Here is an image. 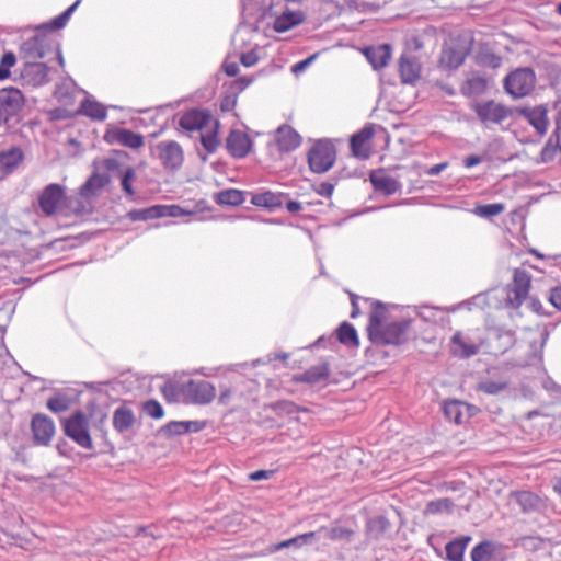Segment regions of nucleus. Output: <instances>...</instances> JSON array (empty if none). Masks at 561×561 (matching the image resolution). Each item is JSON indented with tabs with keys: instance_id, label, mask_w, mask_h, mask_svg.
I'll use <instances>...</instances> for the list:
<instances>
[{
	"instance_id": "1",
	"label": "nucleus",
	"mask_w": 561,
	"mask_h": 561,
	"mask_svg": "<svg viewBox=\"0 0 561 561\" xmlns=\"http://www.w3.org/2000/svg\"><path fill=\"white\" fill-rule=\"evenodd\" d=\"M79 3L80 0H77L58 16L37 25V59H45V61H37V85L53 80L57 73V67H64L59 35L56 32L66 26Z\"/></svg>"
},
{
	"instance_id": "2",
	"label": "nucleus",
	"mask_w": 561,
	"mask_h": 561,
	"mask_svg": "<svg viewBox=\"0 0 561 561\" xmlns=\"http://www.w3.org/2000/svg\"><path fill=\"white\" fill-rule=\"evenodd\" d=\"M410 320L386 323L381 329L374 330L369 340L379 345H400L408 341Z\"/></svg>"
},
{
	"instance_id": "3",
	"label": "nucleus",
	"mask_w": 561,
	"mask_h": 561,
	"mask_svg": "<svg viewBox=\"0 0 561 561\" xmlns=\"http://www.w3.org/2000/svg\"><path fill=\"white\" fill-rule=\"evenodd\" d=\"M65 434L84 449H93V442L89 432L87 415L77 411L62 422Z\"/></svg>"
},
{
	"instance_id": "4",
	"label": "nucleus",
	"mask_w": 561,
	"mask_h": 561,
	"mask_svg": "<svg viewBox=\"0 0 561 561\" xmlns=\"http://www.w3.org/2000/svg\"><path fill=\"white\" fill-rule=\"evenodd\" d=\"M536 75L530 68H518L504 79V89L515 99L528 95L535 88Z\"/></svg>"
},
{
	"instance_id": "5",
	"label": "nucleus",
	"mask_w": 561,
	"mask_h": 561,
	"mask_svg": "<svg viewBox=\"0 0 561 561\" xmlns=\"http://www.w3.org/2000/svg\"><path fill=\"white\" fill-rule=\"evenodd\" d=\"M472 110L486 128L502 124L512 115L510 107L493 100L476 102Z\"/></svg>"
},
{
	"instance_id": "6",
	"label": "nucleus",
	"mask_w": 561,
	"mask_h": 561,
	"mask_svg": "<svg viewBox=\"0 0 561 561\" xmlns=\"http://www.w3.org/2000/svg\"><path fill=\"white\" fill-rule=\"evenodd\" d=\"M531 278L526 270H514L513 280L507 285L506 293V304L510 307L517 309L524 304L529 294Z\"/></svg>"
},
{
	"instance_id": "7",
	"label": "nucleus",
	"mask_w": 561,
	"mask_h": 561,
	"mask_svg": "<svg viewBox=\"0 0 561 561\" xmlns=\"http://www.w3.org/2000/svg\"><path fill=\"white\" fill-rule=\"evenodd\" d=\"M335 161V148L329 141L317 142L308 154V163L311 171L324 173L330 170Z\"/></svg>"
},
{
	"instance_id": "8",
	"label": "nucleus",
	"mask_w": 561,
	"mask_h": 561,
	"mask_svg": "<svg viewBox=\"0 0 561 561\" xmlns=\"http://www.w3.org/2000/svg\"><path fill=\"white\" fill-rule=\"evenodd\" d=\"M156 151L158 152V157L162 164L167 169L176 170L184 161L183 150L174 140L159 142L156 146Z\"/></svg>"
},
{
	"instance_id": "9",
	"label": "nucleus",
	"mask_w": 561,
	"mask_h": 561,
	"mask_svg": "<svg viewBox=\"0 0 561 561\" xmlns=\"http://www.w3.org/2000/svg\"><path fill=\"white\" fill-rule=\"evenodd\" d=\"M185 396L197 404L210 403L216 397V388L205 380H190L184 387Z\"/></svg>"
},
{
	"instance_id": "10",
	"label": "nucleus",
	"mask_w": 561,
	"mask_h": 561,
	"mask_svg": "<svg viewBox=\"0 0 561 561\" xmlns=\"http://www.w3.org/2000/svg\"><path fill=\"white\" fill-rule=\"evenodd\" d=\"M214 121L207 111L190 110L180 117L179 126L186 131H201Z\"/></svg>"
},
{
	"instance_id": "11",
	"label": "nucleus",
	"mask_w": 561,
	"mask_h": 561,
	"mask_svg": "<svg viewBox=\"0 0 561 561\" xmlns=\"http://www.w3.org/2000/svg\"><path fill=\"white\" fill-rule=\"evenodd\" d=\"M64 199V187L59 184H49L38 198V204L46 215H53L60 208Z\"/></svg>"
},
{
	"instance_id": "12",
	"label": "nucleus",
	"mask_w": 561,
	"mask_h": 561,
	"mask_svg": "<svg viewBox=\"0 0 561 561\" xmlns=\"http://www.w3.org/2000/svg\"><path fill=\"white\" fill-rule=\"evenodd\" d=\"M22 93L15 88L0 90V125L5 123L22 104Z\"/></svg>"
},
{
	"instance_id": "13",
	"label": "nucleus",
	"mask_w": 561,
	"mask_h": 561,
	"mask_svg": "<svg viewBox=\"0 0 561 561\" xmlns=\"http://www.w3.org/2000/svg\"><path fill=\"white\" fill-rule=\"evenodd\" d=\"M226 148L233 158H244L252 148V140L249 135L239 129H232L227 139Z\"/></svg>"
},
{
	"instance_id": "14",
	"label": "nucleus",
	"mask_w": 561,
	"mask_h": 561,
	"mask_svg": "<svg viewBox=\"0 0 561 561\" xmlns=\"http://www.w3.org/2000/svg\"><path fill=\"white\" fill-rule=\"evenodd\" d=\"M468 53L466 45L451 42L444 46L439 62L445 68L456 69L463 64Z\"/></svg>"
},
{
	"instance_id": "15",
	"label": "nucleus",
	"mask_w": 561,
	"mask_h": 561,
	"mask_svg": "<svg viewBox=\"0 0 561 561\" xmlns=\"http://www.w3.org/2000/svg\"><path fill=\"white\" fill-rule=\"evenodd\" d=\"M480 345L470 336L456 332L450 340V352L459 358H469L479 353Z\"/></svg>"
},
{
	"instance_id": "16",
	"label": "nucleus",
	"mask_w": 561,
	"mask_h": 561,
	"mask_svg": "<svg viewBox=\"0 0 561 561\" xmlns=\"http://www.w3.org/2000/svg\"><path fill=\"white\" fill-rule=\"evenodd\" d=\"M399 75L403 83H414L421 77L422 67L412 54H402L398 64Z\"/></svg>"
},
{
	"instance_id": "17",
	"label": "nucleus",
	"mask_w": 561,
	"mask_h": 561,
	"mask_svg": "<svg viewBox=\"0 0 561 561\" xmlns=\"http://www.w3.org/2000/svg\"><path fill=\"white\" fill-rule=\"evenodd\" d=\"M476 408L458 400L445 402L444 414L456 424L465 423L474 414Z\"/></svg>"
},
{
	"instance_id": "18",
	"label": "nucleus",
	"mask_w": 561,
	"mask_h": 561,
	"mask_svg": "<svg viewBox=\"0 0 561 561\" xmlns=\"http://www.w3.org/2000/svg\"><path fill=\"white\" fill-rule=\"evenodd\" d=\"M205 427V422L201 421H172L162 426L160 435L165 437L182 435L186 433H197Z\"/></svg>"
},
{
	"instance_id": "19",
	"label": "nucleus",
	"mask_w": 561,
	"mask_h": 561,
	"mask_svg": "<svg viewBox=\"0 0 561 561\" xmlns=\"http://www.w3.org/2000/svg\"><path fill=\"white\" fill-rule=\"evenodd\" d=\"M511 502L519 506L524 514L539 512L542 507L541 499L530 491H516L510 495Z\"/></svg>"
},
{
	"instance_id": "20",
	"label": "nucleus",
	"mask_w": 561,
	"mask_h": 561,
	"mask_svg": "<svg viewBox=\"0 0 561 561\" xmlns=\"http://www.w3.org/2000/svg\"><path fill=\"white\" fill-rule=\"evenodd\" d=\"M363 53L375 70L386 67L391 59V46L389 44L366 47Z\"/></svg>"
},
{
	"instance_id": "21",
	"label": "nucleus",
	"mask_w": 561,
	"mask_h": 561,
	"mask_svg": "<svg viewBox=\"0 0 561 561\" xmlns=\"http://www.w3.org/2000/svg\"><path fill=\"white\" fill-rule=\"evenodd\" d=\"M374 136L373 126H366L351 138V149L355 157L366 159L369 157L368 141Z\"/></svg>"
},
{
	"instance_id": "22",
	"label": "nucleus",
	"mask_w": 561,
	"mask_h": 561,
	"mask_svg": "<svg viewBox=\"0 0 561 561\" xmlns=\"http://www.w3.org/2000/svg\"><path fill=\"white\" fill-rule=\"evenodd\" d=\"M251 195V204L257 207H263L267 209H275L283 205L285 197L287 196L284 193H274L271 191H259L254 193H250Z\"/></svg>"
},
{
	"instance_id": "23",
	"label": "nucleus",
	"mask_w": 561,
	"mask_h": 561,
	"mask_svg": "<svg viewBox=\"0 0 561 561\" xmlns=\"http://www.w3.org/2000/svg\"><path fill=\"white\" fill-rule=\"evenodd\" d=\"M522 115L537 130L538 134L543 135L547 131L548 117L547 108L543 105L523 108Z\"/></svg>"
},
{
	"instance_id": "24",
	"label": "nucleus",
	"mask_w": 561,
	"mask_h": 561,
	"mask_svg": "<svg viewBox=\"0 0 561 561\" xmlns=\"http://www.w3.org/2000/svg\"><path fill=\"white\" fill-rule=\"evenodd\" d=\"M276 140L279 150L289 152L299 147L301 137L290 126L284 125L277 129Z\"/></svg>"
},
{
	"instance_id": "25",
	"label": "nucleus",
	"mask_w": 561,
	"mask_h": 561,
	"mask_svg": "<svg viewBox=\"0 0 561 561\" xmlns=\"http://www.w3.org/2000/svg\"><path fill=\"white\" fill-rule=\"evenodd\" d=\"M22 158L23 154L18 148L0 151V180L12 173L21 163Z\"/></svg>"
},
{
	"instance_id": "26",
	"label": "nucleus",
	"mask_w": 561,
	"mask_h": 561,
	"mask_svg": "<svg viewBox=\"0 0 561 561\" xmlns=\"http://www.w3.org/2000/svg\"><path fill=\"white\" fill-rule=\"evenodd\" d=\"M330 367L327 363H321L316 366H311L302 374L295 376V380L298 382H306L310 385L319 383L329 378Z\"/></svg>"
},
{
	"instance_id": "27",
	"label": "nucleus",
	"mask_w": 561,
	"mask_h": 561,
	"mask_svg": "<svg viewBox=\"0 0 561 561\" xmlns=\"http://www.w3.org/2000/svg\"><path fill=\"white\" fill-rule=\"evenodd\" d=\"M304 20L305 14L301 11H285L275 19L273 28L277 33H284L301 24Z\"/></svg>"
},
{
	"instance_id": "28",
	"label": "nucleus",
	"mask_w": 561,
	"mask_h": 561,
	"mask_svg": "<svg viewBox=\"0 0 561 561\" xmlns=\"http://www.w3.org/2000/svg\"><path fill=\"white\" fill-rule=\"evenodd\" d=\"M388 321V310L383 304L380 301H371L370 313H369V323L367 327L368 336L373 333L374 330H379L383 327Z\"/></svg>"
},
{
	"instance_id": "29",
	"label": "nucleus",
	"mask_w": 561,
	"mask_h": 561,
	"mask_svg": "<svg viewBox=\"0 0 561 561\" xmlns=\"http://www.w3.org/2000/svg\"><path fill=\"white\" fill-rule=\"evenodd\" d=\"M79 113L100 122L105 121L107 117L106 107L90 96L81 102Z\"/></svg>"
},
{
	"instance_id": "30",
	"label": "nucleus",
	"mask_w": 561,
	"mask_h": 561,
	"mask_svg": "<svg viewBox=\"0 0 561 561\" xmlns=\"http://www.w3.org/2000/svg\"><path fill=\"white\" fill-rule=\"evenodd\" d=\"M370 182L376 191L387 195L394 194L400 188V184L396 179L382 172L371 173Z\"/></svg>"
},
{
	"instance_id": "31",
	"label": "nucleus",
	"mask_w": 561,
	"mask_h": 561,
	"mask_svg": "<svg viewBox=\"0 0 561 561\" xmlns=\"http://www.w3.org/2000/svg\"><path fill=\"white\" fill-rule=\"evenodd\" d=\"M114 140L131 149H139L145 145L144 137L133 130L119 128L113 133Z\"/></svg>"
},
{
	"instance_id": "32",
	"label": "nucleus",
	"mask_w": 561,
	"mask_h": 561,
	"mask_svg": "<svg viewBox=\"0 0 561 561\" xmlns=\"http://www.w3.org/2000/svg\"><path fill=\"white\" fill-rule=\"evenodd\" d=\"M108 182V176L105 174L93 173L85 183L80 187V195L82 197H91L98 193L99 190L104 187Z\"/></svg>"
},
{
	"instance_id": "33",
	"label": "nucleus",
	"mask_w": 561,
	"mask_h": 561,
	"mask_svg": "<svg viewBox=\"0 0 561 561\" xmlns=\"http://www.w3.org/2000/svg\"><path fill=\"white\" fill-rule=\"evenodd\" d=\"M135 423V415L131 410L126 408H118L113 414V426L119 433H124L133 427Z\"/></svg>"
},
{
	"instance_id": "34",
	"label": "nucleus",
	"mask_w": 561,
	"mask_h": 561,
	"mask_svg": "<svg viewBox=\"0 0 561 561\" xmlns=\"http://www.w3.org/2000/svg\"><path fill=\"white\" fill-rule=\"evenodd\" d=\"M55 434V424L51 419L37 413V444H47Z\"/></svg>"
},
{
	"instance_id": "35",
	"label": "nucleus",
	"mask_w": 561,
	"mask_h": 561,
	"mask_svg": "<svg viewBox=\"0 0 561 561\" xmlns=\"http://www.w3.org/2000/svg\"><path fill=\"white\" fill-rule=\"evenodd\" d=\"M71 403L72 400L67 393L55 391L54 394L48 398L46 405L53 413H61L69 410Z\"/></svg>"
},
{
	"instance_id": "36",
	"label": "nucleus",
	"mask_w": 561,
	"mask_h": 561,
	"mask_svg": "<svg viewBox=\"0 0 561 561\" xmlns=\"http://www.w3.org/2000/svg\"><path fill=\"white\" fill-rule=\"evenodd\" d=\"M216 201L220 205L239 206L245 202V193L236 188L224 190L217 194Z\"/></svg>"
},
{
	"instance_id": "37",
	"label": "nucleus",
	"mask_w": 561,
	"mask_h": 561,
	"mask_svg": "<svg viewBox=\"0 0 561 561\" xmlns=\"http://www.w3.org/2000/svg\"><path fill=\"white\" fill-rule=\"evenodd\" d=\"M337 339L342 344L348 346H357L359 344L355 328L347 322H343L337 329Z\"/></svg>"
},
{
	"instance_id": "38",
	"label": "nucleus",
	"mask_w": 561,
	"mask_h": 561,
	"mask_svg": "<svg viewBox=\"0 0 561 561\" xmlns=\"http://www.w3.org/2000/svg\"><path fill=\"white\" fill-rule=\"evenodd\" d=\"M486 88V81L485 79H483L482 77H471V78H468L462 87H461V92L462 94L465 95H478V94H481L484 92Z\"/></svg>"
},
{
	"instance_id": "39",
	"label": "nucleus",
	"mask_w": 561,
	"mask_h": 561,
	"mask_svg": "<svg viewBox=\"0 0 561 561\" xmlns=\"http://www.w3.org/2000/svg\"><path fill=\"white\" fill-rule=\"evenodd\" d=\"M211 124L213 125L210 127V130L207 134H202L201 135L202 146L205 148V150L208 153L215 152L217 147H218V145H219V141H218V138H217V131H218V127H219V122L217 119H215Z\"/></svg>"
},
{
	"instance_id": "40",
	"label": "nucleus",
	"mask_w": 561,
	"mask_h": 561,
	"mask_svg": "<svg viewBox=\"0 0 561 561\" xmlns=\"http://www.w3.org/2000/svg\"><path fill=\"white\" fill-rule=\"evenodd\" d=\"M561 151V130H556L549 137L546 146L541 151L542 161L552 160L557 150Z\"/></svg>"
},
{
	"instance_id": "41",
	"label": "nucleus",
	"mask_w": 561,
	"mask_h": 561,
	"mask_svg": "<svg viewBox=\"0 0 561 561\" xmlns=\"http://www.w3.org/2000/svg\"><path fill=\"white\" fill-rule=\"evenodd\" d=\"M454 503L451 500L444 497L427 503L425 507V514L436 515L442 513H451Z\"/></svg>"
},
{
	"instance_id": "42",
	"label": "nucleus",
	"mask_w": 561,
	"mask_h": 561,
	"mask_svg": "<svg viewBox=\"0 0 561 561\" xmlns=\"http://www.w3.org/2000/svg\"><path fill=\"white\" fill-rule=\"evenodd\" d=\"M128 218L133 221L148 220L161 218L159 205H154L145 209H134L127 214Z\"/></svg>"
},
{
	"instance_id": "43",
	"label": "nucleus",
	"mask_w": 561,
	"mask_h": 561,
	"mask_svg": "<svg viewBox=\"0 0 561 561\" xmlns=\"http://www.w3.org/2000/svg\"><path fill=\"white\" fill-rule=\"evenodd\" d=\"M492 556L493 546L488 541L480 542L471 551L472 561H492Z\"/></svg>"
},
{
	"instance_id": "44",
	"label": "nucleus",
	"mask_w": 561,
	"mask_h": 561,
	"mask_svg": "<svg viewBox=\"0 0 561 561\" xmlns=\"http://www.w3.org/2000/svg\"><path fill=\"white\" fill-rule=\"evenodd\" d=\"M504 210V205L501 203L478 205L474 207L472 213L476 216L490 218L500 215Z\"/></svg>"
},
{
	"instance_id": "45",
	"label": "nucleus",
	"mask_w": 561,
	"mask_h": 561,
	"mask_svg": "<svg viewBox=\"0 0 561 561\" xmlns=\"http://www.w3.org/2000/svg\"><path fill=\"white\" fill-rule=\"evenodd\" d=\"M324 537L329 538L330 540H346L350 541L354 531L350 528L335 526L331 529L323 530L322 533Z\"/></svg>"
},
{
	"instance_id": "46",
	"label": "nucleus",
	"mask_w": 561,
	"mask_h": 561,
	"mask_svg": "<svg viewBox=\"0 0 561 561\" xmlns=\"http://www.w3.org/2000/svg\"><path fill=\"white\" fill-rule=\"evenodd\" d=\"M463 545L453 540L446 545V554L449 561H463Z\"/></svg>"
},
{
	"instance_id": "47",
	"label": "nucleus",
	"mask_w": 561,
	"mask_h": 561,
	"mask_svg": "<svg viewBox=\"0 0 561 561\" xmlns=\"http://www.w3.org/2000/svg\"><path fill=\"white\" fill-rule=\"evenodd\" d=\"M506 387L507 383L505 381L485 380L479 383L478 389L488 394H497L506 389Z\"/></svg>"
},
{
	"instance_id": "48",
	"label": "nucleus",
	"mask_w": 561,
	"mask_h": 561,
	"mask_svg": "<svg viewBox=\"0 0 561 561\" xmlns=\"http://www.w3.org/2000/svg\"><path fill=\"white\" fill-rule=\"evenodd\" d=\"M72 88V80L64 81L62 83L56 85L54 94L60 102L68 103V101L71 99Z\"/></svg>"
},
{
	"instance_id": "49",
	"label": "nucleus",
	"mask_w": 561,
	"mask_h": 561,
	"mask_svg": "<svg viewBox=\"0 0 561 561\" xmlns=\"http://www.w3.org/2000/svg\"><path fill=\"white\" fill-rule=\"evenodd\" d=\"M16 61L15 55L12 51H7L0 61V80H4L10 76V68Z\"/></svg>"
},
{
	"instance_id": "50",
	"label": "nucleus",
	"mask_w": 561,
	"mask_h": 561,
	"mask_svg": "<svg viewBox=\"0 0 561 561\" xmlns=\"http://www.w3.org/2000/svg\"><path fill=\"white\" fill-rule=\"evenodd\" d=\"M135 179H136V171L134 168H127L122 175L121 184H122L124 192L128 196H133L135 193L134 188H133V182L135 181Z\"/></svg>"
},
{
	"instance_id": "51",
	"label": "nucleus",
	"mask_w": 561,
	"mask_h": 561,
	"mask_svg": "<svg viewBox=\"0 0 561 561\" xmlns=\"http://www.w3.org/2000/svg\"><path fill=\"white\" fill-rule=\"evenodd\" d=\"M144 411L147 415L153 419H161L163 416V408L156 400H149L144 404Z\"/></svg>"
},
{
	"instance_id": "52",
	"label": "nucleus",
	"mask_w": 561,
	"mask_h": 561,
	"mask_svg": "<svg viewBox=\"0 0 561 561\" xmlns=\"http://www.w3.org/2000/svg\"><path fill=\"white\" fill-rule=\"evenodd\" d=\"M304 546V542L301 541L300 539V535L294 537V538H290V539H287V540H284L277 545L274 546V549L273 551H278L280 549H284V548H300Z\"/></svg>"
},
{
	"instance_id": "53",
	"label": "nucleus",
	"mask_w": 561,
	"mask_h": 561,
	"mask_svg": "<svg viewBox=\"0 0 561 561\" xmlns=\"http://www.w3.org/2000/svg\"><path fill=\"white\" fill-rule=\"evenodd\" d=\"M159 210L161 217H179L183 213L182 208L176 205H159Z\"/></svg>"
},
{
	"instance_id": "54",
	"label": "nucleus",
	"mask_w": 561,
	"mask_h": 561,
	"mask_svg": "<svg viewBox=\"0 0 561 561\" xmlns=\"http://www.w3.org/2000/svg\"><path fill=\"white\" fill-rule=\"evenodd\" d=\"M317 57H318V53L309 56L308 58H306L299 62H296L291 67L293 73L298 75V73L304 72L317 59Z\"/></svg>"
},
{
	"instance_id": "55",
	"label": "nucleus",
	"mask_w": 561,
	"mask_h": 561,
	"mask_svg": "<svg viewBox=\"0 0 561 561\" xmlns=\"http://www.w3.org/2000/svg\"><path fill=\"white\" fill-rule=\"evenodd\" d=\"M259 60V57L255 51L251 50L248 53H243L240 57V61L244 67H252Z\"/></svg>"
},
{
	"instance_id": "56",
	"label": "nucleus",
	"mask_w": 561,
	"mask_h": 561,
	"mask_svg": "<svg viewBox=\"0 0 561 561\" xmlns=\"http://www.w3.org/2000/svg\"><path fill=\"white\" fill-rule=\"evenodd\" d=\"M323 530H325V527H320L316 531H309V533L301 534L300 539L304 542V546L312 543V540L317 537H320L322 535Z\"/></svg>"
},
{
	"instance_id": "57",
	"label": "nucleus",
	"mask_w": 561,
	"mask_h": 561,
	"mask_svg": "<svg viewBox=\"0 0 561 561\" xmlns=\"http://www.w3.org/2000/svg\"><path fill=\"white\" fill-rule=\"evenodd\" d=\"M549 301L553 307L561 310V287H556L551 289L549 295Z\"/></svg>"
},
{
	"instance_id": "58",
	"label": "nucleus",
	"mask_w": 561,
	"mask_h": 561,
	"mask_svg": "<svg viewBox=\"0 0 561 561\" xmlns=\"http://www.w3.org/2000/svg\"><path fill=\"white\" fill-rule=\"evenodd\" d=\"M272 476H273V471L257 470V471L252 472L249 476V478H250L251 481H260V480L268 479Z\"/></svg>"
},
{
	"instance_id": "59",
	"label": "nucleus",
	"mask_w": 561,
	"mask_h": 561,
	"mask_svg": "<svg viewBox=\"0 0 561 561\" xmlns=\"http://www.w3.org/2000/svg\"><path fill=\"white\" fill-rule=\"evenodd\" d=\"M482 162V158L476 154L468 156L463 160V165L468 169L473 168Z\"/></svg>"
},
{
	"instance_id": "60",
	"label": "nucleus",
	"mask_w": 561,
	"mask_h": 561,
	"mask_svg": "<svg viewBox=\"0 0 561 561\" xmlns=\"http://www.w3.org/2000/svg\"><path fill=\"white\" fill-rule=\"evenodd\" d=\"M448 163L447 162H443V163H438V164H435L433 167H431L427 171H426V174L431 175V176H435V175H438L439 173H442L446 168H447Z\"/></svg>"
},
{
	"instance_id": "61",
	"label": "nucleus",
	"mask_w": 561,
	"mask_h": 561,
	"mask_svg": "<svg viewBox=\"0 0 561 561\" xmlns=\"http://www.w3.org/2000/svg\"><path fill=\"white\" fill-rule=\"evenodd\" d=\"M334 186L331 183H321L318 188V193L322 196H331L333 193Z\"/></svg>"
},
{
	"instance_id": "62",
	"label": "nucleus",
	"mask_w": 561,
	"mask_h": 561,
	"mask_svg": "<svg viewBox=\"0 0 561 561\" xmlns=\"http://www.w3.org/2000/svg\"><path fill=\"white\" fill-rule=\"evenodd\" d=\"M286 209L291 213H298L302 209V204L296 201H289L286 203Z\"/></svg>"
},
{
	"instance_id": "63",
	"label": "nucleus",
	"mask_w": 561,
	"mask_h": 561,
	"mask_svg": "<svg viewBox=\"0 0 561 561\" xmlns=\"http://www.w3.org/2000/svg\"><path fill=\"white\" fill-rule=\"evenodd\" d=\"M162 393L165 399L171 400L175 394V388L172 383H165L162 388Z\"/></svg>"
},
{
	"instance_id": "64",
	"label": "nucleus",
	"mask_w": 561,
	"mask_h": 561,
	"mask_svg": "<svg viewBox=\"0 0 561 561\" xmlns=\"http://www.w3.org/2000/svg\"><path fill=\"white\" fill-rule=\"evenodd\" d=\"M225 71L229 77H234L239 72V66L236 62L226 64Z\"/></svg>"
}]
</instances>
